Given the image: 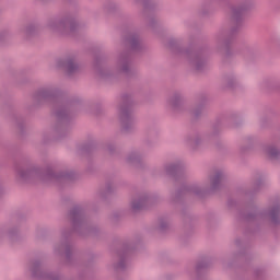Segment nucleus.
Wrapping results in <instances>:
<instances>
[{"mask_svg":"<svg viewBox=\"0 0 280 280\" xmlns=\"http://www.w3.org/2000/svg\"><path fill=\"white\" fill-rule=\"evenodd\" d=\"M2 196H5V186H3V184H0V198H2Z\"/></svg>","mask_w":280,"mask_h":280,"instance_id":"obj_32","label":"nucleus"},{"mask_svg":"<svg viewBox=\"0 0 280 280\" xmlns=\"http://www.w3.org/2000/svg\"><path fill=\"white\" fill-rule=\"evenodd\" d=\"M154 202H156V197L148 192H142L132 198L131 211H133V213H137V211H141L147 207L154 205Z\"/></svg>","mask_w":280,"mask_h":280,"instance_id":"obj_12","label":"nucleus"},{"mask_svg":"<svg viewBox=\"0 0 280 280\" xmlns=\"http://www.w3.org/2000/svg\"><path fill=\"white\" fill-rule=\"evenodd\" d=\"M113 191H115V185H113L110 182H107L104 189L100 191V196H106V194H113Z\"/></svg>","mask_w":280,"mask_h":280,"instance_id":"obj_27","label":"nucleus"},{"mask_svg":"<svg viewBox=\"0 0 280 280\" xmlns=\"http://www.w3.org/2000/svg\"><path fill=\"white\" fill-rule=\"evenodd\" d=\"M166 107L173 113H183L185 110V100L183 93L174 92L166 100Z\"/></svg>","mask_w":280,"mask_h":280,"instance_id":"obj_13","label":"nucleus"},{"mask_svg":"<svg viewBox=\"0 0 280 280\" xmlns=\"http://www.w3.org/2000/svg\"><path fill=\"white\" fill-rule=\"evenodd\" d=\"M164 170L167 176H172L177 180V178H180L185 174V163L180 161L168 163L164 166Z\"/></svg>","mask_w":280,"mask_h":280,"instance_id":"obj_15","label":"nucleus"},{"mask_svg":"<svg viewBox=\"0 0 280 280\" xmlns=\"http://www.w3.org/2000/svg\"><path fill=\"white\" fill-rule=\"evenodd\" d=\"M205 101H207V97H206V96H203V98H201V102H205Z\"/></svg>","mask_w":280,"mask_h":280,"instance_id":"obj_36","label":"nucleus"},{"mask_svg":"<svg viewBox=\"0 0 280 280\" xmlns=\"http://www.w3.org/2000/svg\"><path fill=\"white\" fill-rule=\"evenodd\" d=\"M69 235H71V232H66V230L61 232L62 242L55 245L54 253L59 256L65 255L66 264L71 265L73 261V246L69 243Z\"/></svg>","mask_w":280,"mask_h":280,"instance_id":"obj_10","label":"nucleus"},{"mask_svg":"<svg viewBox=\"0 0 280 280\" xmlns=\"http://www.w3.org/2000/svg\"><path fill=\"white\" fill-rule=\"evenodd\" d=\"M125 45L128 47V49H130V51H143V43H141L139 35L136 33H129L125 37Z\"/></svg>","mask_w":280,"mask_h":280,"instance_id":"obj_16","label":"nucleus"},{"mask_svg":"<svg viewBox=\"0 0 280 280\" xmlns=\"http://www.w3.org/2000/svg\"><path fill=\"white\" fill-rule=\"evenodd\" d=\"M3 36H5V34H0V40H3Z\"/></svg>","mask_w":280,"mask_h":280,"instance_id":"obj_35","label":"nucleus"},{"mask_svg":"<svg viewBox=\"0 0 280 280\" xmlns=\"http://www.w3.org/2000/svg\"><path fill=\"white\" fill-rule=\"evenodd\" d=\"M21 234V231L19 230V226L13 225L9 229L8 236L10 240H19V235Z\"/></svg>","mask_w":280,"mask_h":280,"instance_id":"obj_26","label":"nucleus"},{"mask_svg":"<svg viewBox=\"0 0 280 280\" xmlns=\"http://www.w3.org/2000/svg\"><path fill=\"white\" fill-rule=\"evenodd\" d=\"M224 178H226V174H224V171L215 170L209 174V184H205L203 186H201L200 184H190L189 186H183L177 191L171 194L170 202L171 205H178V202H182L183 196H186V194H194L199 198L207 196V194H213V191H218V189L222 187Z\"/></svg>","mask_w":280,"mask_h":280,"instance_id":"obj_3","label":"nucleus"},{"mask_svg":"<svg viewBox=\"0 0 280 280\" xmlns=\"http://www.w3.org/2000/svg\"><path fill=\"white\" fill-rule=\"evenodd\" d=\"M220 132H222V124L217 122L212 126V129L208 135L202 137L198 132L190 133L185 138V141L189 148L196 150L197 148H200L205 141H218Z\"/></svg>","mask_w":280,"mask_h":280,"instance_id":"obj_9","label":"nucleus"},{"mask_svg":"<svg viewBox=\"0 0 280 280\" xmlns=\"http://www.w3.org/2000/svg\"><path fill=\"white\" fill-rule=\"evenodd\" d=\"M16 177L22 183H32V180H71L73 174L69 172H54V168H47L45 173L36 164L18 165L15 167Z\"/></svg>","mask_w":280,"mask_h":280,"instance_id":"obj_4","label":"nucleus"},{"mask_svg":"<svg viewBox=\"0 0 280 280\" xmlns=\"http://www.w3.org/2000/svg\"><path fill=\"white\" fill-rule=\"evenodd\" d=\"M58 67L66 71L67 75H74L80 71V63L78 62V58L75 56H69L65 59H60L57 62Z\"/></svg>","mask_w":280,"mask_h":280,"instance_id":"obj_14","label":"nucleus"},{"mask_svg":"<svg viewBox=\"0 0 280 280\" xmlns=\"http://www.w3.org/2000/svg\"><path fill=\"white\" fill-rule=\"evenodd\" d=\"M116 68L118 69V71H120V73H124L128 78L137 73V70H135L132 67V55L130 54V51H125L118 55Z\"/></svg>","mask_w":280,"mask_h":280,"instance_id":"obj_11","label":"nucleus"},{"mask_svg":"<svg viewBox=\"0 0 280 280\" xmlns=\"http://www.w3.org/2000/svg\"><path fill=\"white\" fill-rule=\"evenodd\" d=\"M46 27L54 34H60L61 36H71L78 32V21L71 15H63L62 18H51L48 20Z\"/></svg>","mask_w":280,"mask_h":280,"instance_id":"obj_8","label":"nucleus"},{"mask_svg":"<svg viewBox=\"0 0 280 280\" xmlns=\"http://www.w3.org/2000/svg\"><path fill=\"white\" fill-rule=\"evenodd\" d=\"M224 82L230 89H235V86H237V79L233 74L225 75Z\"/></svg>","mask_w":280,"mask_h":280,"instance_id":"obj_21","label":"nucleus"},{"mask_svg":"<svg viewBox=\"0 0 280 280\" xmlns=\"http://www.w3.org/2000/svg\"><path fill=\"white\" fill-rule=\"evenodd\" d=\"M58 97H60V90L56 85H47L39 88L33 95L34 106H43L45 104H56L55 116L57 122L55 126V132L59 135V138L67 137L71 132V125L69 124L71 119V114L67 109L66 105L58 103Z\"/></svg>","mask_w":280,"mask_h":280,"instance_id":"obj_2","label":"nucleus"},{"mask_svg":"<svg viewBox=\"0 0 280 280\" xmlns=\"http://www.w3.org/2000/svg\"><path fill=\"white\" fill-rule=\"evenodd\" d=\"M115 150H116L115 144L113 143L107 144V152H109L110 154H115Z\"/></svg>","mask_w":280,"mask_h":280,"instance_id":"obj_29","label":"nucleus"},{"mask_svg":"<svg viewBox=\"0 0 280 280\" xmlns=\"http://www.w3.org/2000/svg\"><path fill=\"white\" fill-rule=\"evenodd\" d=\"M22 34L30 38V36H34L36 34V26L34 24H28L24 28H22Z\"/></svg>","mask_w":280,"mask_h":280,"instance_id":"obj_23","label":"nucleus"},{"mask_svg":"<svg viewBox=\"0 0 280 280\" xmlns=\"http://www.w3.org/2000/svg\"><path fill=\"white\" fill-rule=\"evenodd\" d=\"M265 151L271 159H279L280 156V150L275 145L266 147Z\"/></svg>","mask_w":280,"mask_h":280,"instance_id":"obj_20","label":"nucleus"},{"mask_svg":"<svg viewBox=\"0 0 280 280\" xmlns=\"http://www.w3.org/2000/svg\"><path fill=\"white\" fill-rule=\"evenodd\" d=\"M118 117L122 132H135L137 130V120L132 115V96L125 94L118 105Z\"/></svg>","mask_w":280,"mask_h":280,"instance_id":"obj_7","label":"nucleus"},{"mask_svg":"<svg viewBox=\"0 0 280 280\" xmlns=\"http://www.w3.org/2000/svg\"><path fill=\"white\" fill-rule=\"evenodd\" d=\"M136 1H139V0H136Z\"/></svg>","mask_w":280,"mask_h":280,"instance_id":"obj_37","label":"nucleus"},{"mask_svg":"<svg viewBox=\"0 0 280 280\" xmlns=\"http://www.w3.org/2000/svg\"><path fill=\"white\" fill-rule=\"evenodd\" d=\"M143 7L148 10V8H150V0H143Z\"/></svg>","mask_w":280,"mask_h":280,"instance_id":"obj_33","label":"nucleus"},{"mask_svg":"<svg viewBox=\"0 0 280 280\" xmlns=\"http://www.w3.org/2000/svg\"><path fill=\"white\" fill-rule=\"evenodd\" d=\"M129 250H132V247L126 245L122 254L118 253L119 261L114 266L115 270H126V255Z\"/></svg>","mask_w":280,"mask_h":280,"instance_id":"obj_19","label":"nucleus"},{"mask_svg":"<svg viewBox=\"0 0 280 280\" xmlns=\"http://www.w3.org/2000/svg\"><path fill=\"white\" fill-rule=\"evenodd\" d=\"M126 161L127 163H129V165H136V167H143V155L140 151H131L127 155Z\"/></svg>","mask_w":280,"mask_h":280,"instance_id":"obj_17","label":"nucleus"},{"mask_svg":"<svg viewBox=\"0 0 280 280\" xmlns=\"http://www.w3.org/2000/svg\"><path fill=\"white\" fill-rule=\"evenodd\" d=\"M268 218L270 219V222L273 224H280V203L277 202L273 205L267 212Z\"/></svg>","mask_w":280,"mask_h":280,"instance_id":"obj_18","label":"nucleus"},{"mask_svg":"<svg viewBox=\"0 0 280 280\" xmlns=\"http://www.w3.org/2000/svg\"><path fill=\"white\" fill-rule=\"evenodd\" d=\"M262 185H264V180L262 179H258V180L255 182L256 189H259Z\"/></svg>","mask_w":280,"mask_h":280,"instance_id":"obj_31","label":"nucleus"},{"mask_svg":"<svg viewBox=\"0 0 280 280\" xmlns=\"http://www.w3.org/2000/svg\"><path fill=\"white\" fill-rule=\"evenodd\" d=\"M149 25H151V27L154 26V19H151V20H150Z\"/></svg>","mask_w":280,"mask_h":280,"instance_id":"obj_34","label":"nucleus"},{"mask_svg":"<svg viewBox=\"0 0 280 280\" xmlns=\"http://www.w3.org/2000/svg\"><path fill=\"white\" fill-rule=\"evenodd\" d=\"M255 8V0H244L240 5L233 7L230 15L231 30H221L215 36V49L223 60L235 56L233 50V38L244 24V14Z\"/></svg>","mask_w":280,"mask_h":280,"instance_id":"obj_1","label":"nucleus"},{"mask_svg":"<svg viewBox=\"0 0 280 280\" xmlns=\"http://www.w3.org/2000/svg\"><path fill=\"white\" fill-rule=\"evenodd\" d=\"M191 115H192V117H195V119H199V117H202V115H205V105L203 104L197 105L191 110Z\"/></svg>","mask_w":280,"mask_h":280,"instance_id":"obj_22","label":"nucleus"},{"mask_svg":"<svg viewBox=\"0 0 280 280\" xmlns=\"http://www.w3.org/2000/svg\"><path fill=\"white\" fill-rule=\"evenodd\" d=\"M209 266H211V260H209V258H206L197 264L196 270L197 272H202V270H207Z\"/></svg>","mask_w":280,"mask_h":280,"instance_id":"obj_24","label":"nucleus"},{"mask_svg":"<svg viewBox=\"0 0 280 280\" xmlns=\"http://www.w3.org/2000/svg\"><path fill=\"white\" fill-rule=\"evenodd\" d=\"M69 219L71 220L73 231L81 235V237L97 233V228L89 223L82 206H74L69 212Z\"/></svg>","mask_w":280,"mask_h":280,"instance_id":"obj_6","label":"nucleus"},{"mask_svg":"<svg viewBox=\"0 0 280 280\" xmlns=\"http://www.w3.org/2000/svg\"><path fill=\"white\" fill-rule=\"evenodd\" d=\"M264 215H266V213H248L244 218L247 222H253V220H259V218H264Z\"/></svg>","mask_w":280,"mask_h":280,"instance_id":"obj_28","label":"nucleus"},{"mask_svg":"<svg viewBox=\"0 0 280 280\" xmlns=\"http://www.w3.org/2000/svg\"><path fill=\"white\" fill-rule=\"evenodd\" d=\"M94 67L96 69V73L100 78H108V70L102 68L100 66V61H95Z\"/></svg>","mask_w":280,"mask_h":280,"instance_id":"obj_25","label":"nucleus"},{"mask_svg":"<svg viewBox=\"0 0 280 280\" xmlns=\"http://www.w3.org/2000/svg\"><path fill=\"white\" fill-rule=\"evenodd\" d=\"M168 48L173 54L185 56L195 71L200 72L207 69V58L209 56L207 47L199 48L197 50H185L183 49V43L180 39L171 38L168 40Z\"/></svg>","mask_w":280,"mask_h":280,"instance_id":"obj_5","label":"nucleus"},{"mask_svg":"<svg viewBox=\"0 0 280 280\" xmlns=\"http://www.w3.org/2000/svg\"><path fill=\"white\" fill-rule=\"evenodd\" d=\"M167 229V221H160V231H165Z\"/></svg>","mask_w":280,"mask_h":280,"instance_id":"obj_30","label":"nucleus"}]
</instances>
